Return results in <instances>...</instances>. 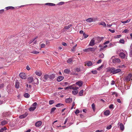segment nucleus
Listing matches in <instances>:
<instances>
[{"label": "nucleus", "instance_id": "nucleus-1", "mask_svg": "<svg viewBox=\"0 0 132 132\" xmlns=\"http://www.w3.org/2000/svg\"><path fill=\"white\" fill-rule=\"evenodd\" d=\"M107 72H110V73H112L113 74H116L120 72L121 69H116L114 68H108L106 69Z\"/></svg>", "mask_w": 132, "mask_h": 132}, {"label": "nucleus", "instance_id": "nucleus-2", "mask_svg": "<svg viewBox=\"0 0 132 132\" xmlns=\"http://www.w3.org/2000/svg\"><path fill=\"white\" fill-rule=\"evenodd\" d=\"M37 103L35 102H34L31 105V107L29 109V110L30 111H33L36 108L37 106Z\"/></svg>", "mask_w": 132, "mask_h": 132}, {"label": "nucleus", "instance_id": "nucleus-3", "mask_svg": "<svg viewBox=\"0 0 132 132\" xmlns=\"http://www.w3.org/2000/svg\"><path fill=\"white\" fill-rule=\"evenodd\" d=\"M96 49V48H88L84 50V52H94L95 50Z\"/></svg>", "mask_w": 132, "mask_h": 132}, {"label": "nucleus", "instance_id": "nucleus-4", "mask_svg": "<svg viewBox=\"0 0 132 132\" xmlns=\"http://www.w3.org/2000/svg\"><path fill=\"white\" fill-rule=\"evenodd\" d=\"M114 56H113L111 58V59H112V62L114 63H118L120 62V61L119 58L114 59Z\"/></svg>", "mask_w": 132, "mask_h": 132}, {"label": "nucleus", "instance_id": "nucleus-5", "mask_svg": "<svg viewBox=\"0 0 132 132\" xmlns=\"http://www.w3.org/2000/svg\"><path fill=\"white\" fill-rule=\"evenodd\" d=\"M97 20V18H88L86 19V21L87 22H92L95 21Z\"/></svg>", "mask_w": 132, "mask_h": 132}, {"label": "nucleus", "instance_id": "nucleus-6", "mask_svg": "<svg viewBox=\"0 0 132 132\" xmlns=\"http://www.w3.org/2000/svg\"><path fill=\"white\" fill-rule=\"evenodd\" d=\"M49 79V75L47 74L43 76V81L46 82Z\"/></svg>", "mask_w": 132, "mask_h": 132}, {"label": "nucleus", "instance_id": "nucleus-7", "mask_svg": "<svg viewBox=\"0 0 132 132\" xmlns=\"http://www.w3.org/2000/svg\"><path fill=\"white\" fill-rule=\"evenodd\" d=\"M19 76L22 79H25L26 78V74L24 73H20L19 74Z\"/></svg>", "mask_w": 132, "mask_h": 132}, {"label": "nucleus", "instance_id": "nucleus-8", "mask_svg": "<svg viewBox=\"0 0 132 132\" xmlns=\"http://www.w3.org/2000/svg\"><path fill=\"white\" fill-rule=\"evenodd\" d=\"M104 38L103 37H95V39L97 41V43H100Z\"/></svg>", "mask_w": 132, "mask_h": 132}, {"label": "nucleus", "instance_id": "nucleus-9", "mask_svg": "<svg viewBox=\"0 0 132 132\" xmlns=\"http://www.w3.org/2000/svg\"><path fill=\"white\" fill-rule=\"evenodd\" d=\"M50 80L51 81L55 77V74H53L50 75H49Z\"/></svg>", "mask_w": 132, "mask_h": 132}, {"label": "nucleus", "instance_id": "nucleus-10", "mask_svg": "<svg viewBox=\"0 0 132 132\" xmlns=\"http://www.w3.org/2000/svg\"><path fill=\"white\" fill-rule=\"evenodd\" d=\"M94 38H93L90 41V43L89 44V45L90 46H93L95 44V40H94Z\"/></svg>", "mask_w": 132, "mask_h": 132}, {"label": "nucleus", "instance_id": "nucleus-11", "mask_svg": "<svg viewBox=\"0 0 132 132\" xmlns=\"http://www.w3.org/2000/svg\"><path fill=\"white\" fill-rule=\"evenodd\" d=\"M72 101V100L71 98H68L67 99H66L65 100V102L66 103H71Z\"/></svg>", "mask_w": 132, "mask_h": 132}, {"label": "nucleus", "instance_id": "nucleus-12", "mask_svg": "<svg viewBox=\"0 0 132 132\" xmlns=\"http://www.w3.org/2000/svg\"><path fill=\"white\" fill-rule=\"evenodd\" d=\"M131 76V74H129L127 77H126V80L127 81H130Z\"/></svg>", "mask_w": 132, "mask_h": 132}, {"label": "nucleus", "instance_id": "nucleus-13", "mask_svg": "<svg viewBox=\"0 0 132 132\" xmlns=\"http://www.w3.org/2000/svg\"><path fill=\"white\" fill-rule=\"evenodd\" d=\"M64 77L62 76H59L57 78V81L59 82L61 81L64 79Z\"/></svg>", "mask_w": 132, "mask_h": 132}, {"label": "nucleus", "instance_id": "nucleus-14", "mask_svg": "<svg viewBox=\"0 0 132 132\" xmlns=\"http://www.w3.org/2000/svg\"><path fill=\"white\" fill-rule=\"evenodd\" d=\"M118 125H120L121 130H123L124 129V127L123 124L119 122Z\"/></svg>", "mask_w": 132, "mask_h": 132}, {"label": "nucleus", "instance_id": "nucleus-15", "mask_svg": "<svg viewBox=\"0 0 132 132\" xmlns=\"http://www.w3.org/2000/svg\"><path fill=\"white\" fill-rule=\"evenodd\" d=\"M83 82L81 81H79L76 83V84L79 87L81 86L83 84Z\"/></svg>", "mask_w": 132, "mask_h": 132}, {"label": "nucleus", "instance_id": "nucleus-16", "mask_svg": "<svg viewBox=\"0 0 132 132\" xmlns=\"http://www.w3.org/2000/svg\"><path fill=\"white\" fill-rule=\"evenodd\" d=\"M28 115V113H26L23 114L19 116V117L20 119H22L26 117Z\"/></svg>", "mask_w": 132, "mask_h": 132}, {"label": "nucleus", "instance_id": "nucleus-17", "mask_svg": "<svg viewBox=\"0 0 132 132\" xmlns=\"http://www.w3.org/2000/svg\"><path fill=\"white\" fill-rule=\"evenodd\" d=\"M42 122L41 121L37 122L35 123V125L37 127H39L41 126Z\"/></svg>", "mask_w": 132, "mask_h": 132}, {"label": "nucleus", "instance_id": "nucleus-18", "mask_svg": "<svg viewBox=\"0 0 132 132\" xmlns=\"http://www.w3.org/2000/svg\"><path fill=\"white\" fill-rule=\"evenodd\" d=\"M119 56L122 59H124L125 57V54L123 53H121L119 54Z\"/></svg>", "mask_w": 132, "mask_h": 132}, {"label": "nucleus", "instance_id": "nucleus-19", "mask_svg": "<svg viewBox=\"0 0 132 132\" xmlns=\"http://www.w3.org/2000/svg\"><path fill=\"white\" fill-rule=\"evenodd\" d=\"M8 121H5V120H3L2 121L1 123V125H2V126L6 124H7V123Z\"/></svg>", "mask_w": 132, "mask_h": 132}, {"label": "nucleus", "instance_id": "nucleus-20", "mask_svg": "<svg viewBox=\"0 0 132 132\" xmlns=\"http://www.w3.org/2000/svg\"><path fill=\"white\" fill-rule=\"evenodd\" d=\"M85 63L88 66H92L93 64L92 62L91 61H88Z\"/></svg>", "mask_w": 132, "mask_h": 132}, {"label": "nucleus", "instance_id": "nucleus-21", "mask_svg": "<svg viewBox=\"0 0 132 132\" xmlns=\"http://www.w3.org/2000/svg\"><path fill=\"white\" fill-rule=\"evenodd\" d=\"M33 79L32 77H30L28 78V82L29 83H30L33 80Z\"/></svg>", "mask_w": 132, "mask_h": 132}, {"label": "nucleus", "instance_id": "nucleus-22", "mask_svg": "<svg viewBox=\"0 0 132 132\" xmlns=\"http://www.w3.org/2000/svg\"><path fill=\"white\" fill-rule=\"evenodd\" d=\"M110 111L108 110L105 111L104 112V114L106 116H108L109 114Z\"/></svg>", "mask_w": 132, "mask_h": 132}, {"label": "nucleus", "instance_id": "nucleus-23", "mask_svg": "<svg viewBox=\"0 0 132 132\" xmlns=\"http://www.w3.org/2000/svg\"><path fill=\"white\" fill-rule=\"evenodd\" d=\"M36 75L39 76H40L42 75V73L40 71H36Z\"/></svg>", "mask_w": 132, "mask_h": 132}, {"label": "nucleus", "instance_id": "nucleus-24", "mask_svg": "<svg viewBox=\"0 0 132 132\" xmlns=\"http://www.w3.org/2000/svg\"><path fill=\"white\" fill-rule=\"evenodd\" d=\"M19 87V82L18 81L16 82L15 84V87L17 88H18Z\"/></svg>", "mask_w": 132, "mask_h": 132}, {"label": "nucleus", "instance_id": "nucleus-25", "mask_svg": "<svg viewBox=\"0 0 132 132\" xmlns=\"http://www.w3.org/2000/svg\"><path fill=\"white\" fill-rule=\"evenodd\" d=\"M72 26V24H70L68 25V26H66L64 28V29H68L70 28Z\"/></svg>", "mask_w": 132, "mask_h": 132}, {"label": "nucleus", "instance_id": "nucleus-26", "mask_svg": "<svg viewBox=\"0 0 132 132\" xmlns=\"http://www.w3.org/2000/svg\"><path fill=\"white\" fill-rule=\"evenodd\" d=\"M6 9V10H7L9 9L13 10L14 9V7L12 6H8L5 8Z\"/></svg>", "mask_w": 132, "mask_h": 132}, {"label": "nucleus", "instance_id": "nucleus-27", "mask_svg": "<svg viewBox=\"0 0 132 132\" xmlns=\"http://www.w3.org/2000/svg\"><path fill=\"white\" fill-rule=\"evenodd\" d=\"M46 5L51 6H54L55 5V4L51 3H46L45 4Z\"/></svg>", "mask_w": 132, "mask_h": 132}, {"label": "nucleus", "instance_id": "nucleus-28", "mask_svg": "<svg viewBox=\"0 0 132 132\" xmlns=\"http://www.w3.org/2000/svg\"><path fill=\"white\" fill-rule=\"evenodd\" d=\"M63 105L64 104H63L61 103H58L55 105V106L57 107H59L60 106H63Z\"/></svg>", "mask_w": 132, "mask_h": 132}, {"label": "nucleus", "instance_id": "nucleus-29", "mask_svg": "<svg viewBox=\"0 0 132 132\" xmlns=\"http://www.w3.org/2000/svg\"><path fill=\"white\" fill-rule=\"evenodd\" d=\"M7 129V128L5 127H4L0 129V132H3L4 130Z\"/></svg>", "mask_w": 132, "mask_h": 132}, {"label": "nucleus", "instance_id": "nucleus-30", "mask_svg": "<svg viewBox=\"0 0 132 132\" xmlns=\"http://www.w3.org/2000/svg\"><path fill=\"white\" fill-rule=\"evenodd\" d=\"M24 97L28 98L29 97L30 95L28 94L27 93H26L24 94Z\"/></svg>", "mask_w": 132, "mask_h": 132}, {"label": "nucleus", "instance_id": "nucleus-31", "mask_svg": "<svg viewBox=\"0 0 132 132\" xmlns=\"http://www.w3.org/2000/svg\"><path fill=\"white\" fill-rule=\"evenodd\" d=\"M100 25H102L104 27H105L106 26V24L104 22H102L101 23L99 24Z\"/></svg>", "mask_w": 132, "mask_h": 132}, {"label": "nucleus", "instance_id": "nucleus-32", "mask_svg": "<svg viewBox=\"0 0 132 132\" xmlns=\"http://www.w3.org/2000/svg\"><path fill=\"white\" fill-rule=\"evenodd\" d=\"M84 92V90H80V91L79 92V94L80 96H82L83 95V93Z\"/></svg>", "mask_w": 132, "mask_h": 132}, {"label": "nucleus", "instance_id": "nucleus-33", "mask_svg": "<svg viewBox=\"0 0 132 132\" xmlns=\"http://www.w3.org/2000/svg\"><path fill=\"white\" fill-rule=\"evenodd\" d=\"M70 72V70L68 69H65L64 71V72L66 73H69Z\"/></svg>", "mask_w": 132, "mask_h": 132}, {"label": "nucleus", "instance_id": "nucleus-34", "mask_svg": "<svg viewBox=\"0 0 132 132\" xmlns=\"http://www.w3.org/2000/svg\"><path fill=\"white\" fill-rule=\"evenodd\" d=\"M78 92V90H73L72 91V94L74 95L77 94Z\"/></svg>", "mask_w": 132, "mask_h": 132}, {"label": "nucleus", "instance_id": "nucleus-35", "mask_svg": "<svg viewBox=\"0 0 132 132\" xmlns=\"http://www.w3.org/2000/svg\"><path fill=\"white\" fill-rule=\"evenodd\" d=\"M92 108L93 110L94 111L95 109V105L94 104V103H93L92 105Z\"/></svg>", "mask_w": 132, "mask_h": 132}, {"label": "nucleus", "instance_id": "nucleus-36", "mask_svg": "<svg viewBox=\"0 0 132 132\" xmlns=\"http://www.w3.org/2000/svg\"><path fill=\"white\" fill-rule=\"evenodd\" d=\"M72 60L70 58L69 59L67 60V62L68 63H71L72 62Z\"/></svg>", "mask_w": 132, "mask_h": 132}, {"label": "nucleus", "instance_id": "nucleus-37", "mask_svg": "<svg viewBox=\"0 0 132 132\" xmlns=\"http://www.w3.org/2000/svg\"><path fill=\"white\" fill-rule=\"evenodd\" d=\"M99 57L101 58H103L104 57V55L103 53H102L99 55Z\"/></svg>", "mask_w": 132, "mask_h": 132}, {"label": "nucleus", "instance_id": "nucleus-38", "mask_svg": "<svg viewBox=\"0 0 132 132\" xmlns=\"http://www.w3.org/2000/svg\"><path fill=\"white\" fill-rule=\"evenodd\" d=\"M54 103V101L53 100H50L49 101V104L50 105L53 104Z\"/></svg>", "mask_w": 132, "mask_h": 132}, {"label": "nucleus", "instance_id": "nucleus-39", "mask_svg": "<svg viewBox=\"0 0 132 132\" xmlns=\"http://www.w3.org/2000/svg\"><path fill=\"white\" fill-rule=\"evenodd\" d=\"M130 21V20L128 19L127 21H122L121 22L123 23H127L129 22Z\"/></svg>", "mask_w": 132, "mask_h": 132}, {"label": "nucleus", "instance_id": "nucleus-40", "mask_svg": "<svg viewBox=\"0 0 132 132\" xmlns=\"http://www.w3.org/2000/svg\"><path fill=\"white\" fill-rule=\"evenodd\" d=\"M56 109V108L55 107H54L52 108L51 109V113L53 112Z\"/></svg>", "mask_w": 132, "mask_h": 132}, {"label": "nucleus", "instance_id": "nucleus-41", "mask_svg": "<svg viewBox=\"0 0 132 132\" xmlns=\"http://www.w3.org/2000/svg\"><path fill=\"white\" fill-rule=\"evenodd\" d=\"M83 35L84 36V38H86L88 36V35L86 34L85 33H83Z\"/></svg>", "mask_w": 132, "mask_h": 132}, {"label": "nucleus", "instance_id": "nucleus-42", "mask_svg": "<svg viewBox=\"0 0 132 132\" xmlns=\"http://www.w3.org/2000/svg\"><path fill=\"white\" fill-rule=\"evenodd\" d=\"M122 44H124V40L123 39H121L119 41Z\"/></svg>", "mask_w": 132, "mask_h": 132}, {"label": "nucleus", "instance_id": "nucleus-43", "mask_svg": "<svg viewBox=\"0 0 132 132\" xmlns=\"http://www.w3.org/2000/svg\"><path fill=\"white\" fill-rule=\"evenodd\" d=\"M91 72L94 74H95L97 73V71H91Z\"/></svg>", "mask_w": 132, "mask_h": 132}, {"label": "nucleus", "instance_id": "nucleus-44", "mask_svg": "<svg viewBox=\"0 0 132 132\" xmlns=\"http://www.w3.org/2000/svg\"><path fill=\"white\" fill-rule=\"evenodd\" d=\"M4 85L3 84H0V89L4 87Z\"/></svg>", "mask_w": 132, "mask_h": 132}, {"label": "nucleus", "instance_id": "nucleus-45", "mask_svg": "<svg viewBox=\"0 0 132 132\" xmlns=\"http://www.w3.org/2000/svg\"><path fill=\"white\" fill-rule=\"evenodd\" d=\"M112 127L111 125H110L109 126H108L106 127V129H110Z\"/></svg>", "mask_w": 132, "mask_h": 132}, {"label": "nucleus", "instance_id": "nucleus-46", "mask_svg": "<svg viewBox=\"0 0 132 132\" xmlns=\"http://www.w3.org/2000/svg\"><path fill=\"white\" fill-rule=\"evenodd\" d=\"M39 52H37L36 51H34L32 52L31 53L33 54H37L39 53Z\"/></svg>", "mask_w": 132, "mask_h": 132}, {"label": "nucleus", "instance_id": "nucleus-47", "mask_svg": "<svg viewBox=\"0 0 132 132\" xmlns=\"http://www.w3.org/2000/svg\"><path fill=\"white\" fill-rule=\"evenodd\" d=\"M130 56V57H132V49H131V50L130 52V54H129Z\"/></svg>", "mask_w": 132, "mask_h": 132}, {"label": "nucleus", "instance_id": "nucleus-48", "mask_svg": "<svg viewBox=\"0 0 132 132\" xmlns=\"http://www.w3.org/2000/svg\"><path fill=\"white\" fill-rule=\"evenodd\" d=\"M71 88H72V86H68V87H67L65 88V89H71Z\"/></svg>", "mask_w": 132, "mask_h": 132}, {"label": "nucleus", "instance_id": "nucleus-49", "mask_svg": "<svg viewBox=\"0 0 132 132\" xmlns=\"http://www.w3.org/2000/svg\"><path fill=\"white\" fill-rule=\"evenodd\" d=\"M75 102H73L72 103V107H71V110H72L73 109V107L75 105Z\"/></svg>", "mask_w": 132, "mask_h": 132}, {"label": "nucleus", "instance_id": "nucleus-50", "mask_svg": "<svg viewBox=\"0 0 132 132\" xmlns=\"http://www.w3.org/2000/svg\"><path fill=\"white\" fill-rule=\"evenodd\" d=\"M113 106L114 105L113 104H111L110 106H109V108L110 109H112L113 108Z\"/></svg>", "mask_w": 132, "mask_h": 132}, {"label": "nucleus", "instance_id": "nucleus-51", "mask_svg": "<svg viewBox=\"0 0 132 132\" xmlns=\"http://www.w3.org/2000/svg\"><path fill=\"white\" fill-rule=\"evenodd\" d=\"M129 31L127 29H125L124 30L123 32H125V33H127Z\"/></svg>", "mask_w": 132, "mask_h": 132}, {"label": "nucleus", "instance_id": "nucleus-52", "mask_svg": "<svg viewBox=\"0 0 132 132\" xmlns=\"http://www.w3.org/2000/svg\"><path fill=\"white\" fill-rule=\"evenodd\" d=\"M35 39L34 38V39H32L29 42V43L30 44L31 43H32L34 41H35Z\"/></svg>", "mask_w": 132, "mask_h": 132}, {"label": "nucleus", "instance_id": "nucleus-53", "mask_svg": "<svg viewBox=\"0 0 132 132\" xmlns=\"http://www.w3.org/2000/svg\"><path fill=\"white\" fill-rule=\"evenodd\" d=\"M79 112V111L78 110H77L75 112V113L77 114Z\"/></svg>", "mask_w": 132, "mask_h": 132}, {"label": "nucleus", "instance_id": "nucleus-54", "mask_svg": "<svg viewBox=\"0 0 132 132\" xmlns=\"http://www.w3.org/2000/svg\"><path fill=\"white\" fill-rule=\"evenodd\" d=\"M109 30L112 33H114L115 32V31L114 30H112L111 29H109Z\"/></svg>", "mask_w": 132, "mask_h": 132}, {"label": "nucleus", "instance_id": "nucleus-55", "mask_svg": "<svg viewBox=\"0 0 132 132\" xmlns=\"http://www.w3.org/2000/svg\"><path fill=\"white\" fill-rule=\"evenodd\" d=\"M76 71L77 72H79L80 71V70L79 68H77L76 69Z\"/></svg>", "mask_w": 132, "mask_h": 132}, {"label": "nucleus", "instance_id": "nucleus-56", "mask_svg": "<svg viewBox=\"0 0 132 132\" xmlns=\"http://www.w3.org/2000/svg\"><path fill=\"white\" fill-rule=\"evenodd\" d=\"M62 44L63 46H67V44L66 43H65L64 42H62Z\"/></svg>", "mask_w": 132, "mask_h": 132}, {"label": "nucleus", "instance_id": "nucleus-57", "mask_svg": "<svg viewBox=\"0 0 132 132\" xmlns=\"http://www.w3.org/2000/svg\"><path fill=\"white\" fill-rule=\"evenodd\" d=\"M45 45L44 44H42L41 45V48H43L45 47Z\"/></svg>", "mask_w": 132, "mask_h": 132}, {"label": "nucleus", "instance_id": "nucleus-58", "mask_svg": "<svg viewBox=\"0 0 132 132\" xmlns=\"http://www.w3.org/2000/svg\"><path fill=\"white\" fill-rule=\"evenodd\" d=\"M110 43V41L109 40L107 41L106 42H105L104 43V45L106 44H108Z\"/></svg>", "mask_w": 132, "mask_h": 132}, {"label": "nucleus", "instance_id": "nucleus-59", "mask_svg": "<svg viewBox=\"0 0 132 132\" xmlns=\"http://www.w3.org/2000/svg\"><path fill=\"white\" fill-rule=\"evenodd\" d=\"M102 60L101 59L99 60L97 62V63H101L102 62Z\"/></svg>", "mask_w": 132, "mask_h": 132}, {"label": "nucleus", "instance_id": "nucleus-60", "mask_svg": "<svg viewBox=\"0 0 132 132\" xmlns=\"http://www.w3.org/2000/svg\"><path fill=\"white\" fill-rule=\"evenodd\" d=\"M75 49V48L73 47V48L71 49V51L72 52H74Z\"/></svg>", "mask_w": 132, "mask_h": 132}, {"label": "nucleus", "instance_id": "nucleus-61", "mask_svg": "<svg viewBox=\"0 0 132 132\" xmlns=\"http://www.w3.org/2000/svg\"><path fill=\"white\" fill-rule=\"evenodd\" d=\"M26 69L28 70H29L30 69V68L28 65H27L26 67Z\"/></svg>", "mask_w": 132, "mask_h": 132}, {"label": "nucleus", "instance_id": "nucleus-62", "mask_svg": "<svg viewBox=\"0 0 132 132\" xmlns=\"http://www.w3.org/2000/svg\"><path fill=\"white\" fill-rule=\"evenodd\" d=\"M114 81L113 80H112V81H111V85H113L114 84Z\"/></svg>", "mask_w": 132, "mask_h": 132}, {"label": "nucleus", "instance_id": "nucleus-63", "mask_svg": "<svg viewBox=\"0 0 132 132\" xmlns=\"http://www.w3.org/2000/svg\"><path fill=\"white\" fill-rule=\"evenodd\" d=\"M117 101L119 103H121V101L120 99H118L117 100Z\"/></svg>", "mask_w": 132, "mask_h": 132}, {"label": "nucleus", "instance_id": "nucleus-64", "mask_svg": "<svg viewBox=\"0 0 132 132\" xmlns=\"http://www.w3.org/2000/svg\"><path fill=\"white\" fill-rule=\"evenodd\" d=\"M4 12V10L3 9L0 10V13H3Z\"/></svg>", "mask_w": 132, "mask_h": 132}]
</instances>
